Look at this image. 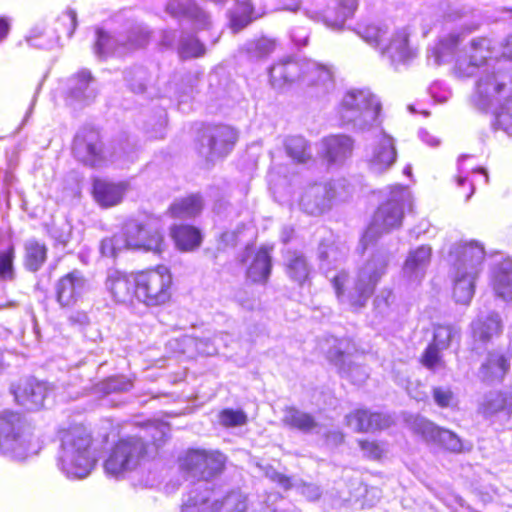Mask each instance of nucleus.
I'll list each match as a JSON object with an SVG mask.
<instances>
[{"instance_id": "obj_1", "label": "nucleus", "mask_w": 512, "mask_h": 512, "mask_svg": "<svg viewBox=\"0 0 512 512\" xmlns=\"http://www.w3.org/2000/svg\"><path fill=\"white\" fill-rule=\"evenodd\" d=\"M106 285L118 303L132 304L134 300L147 307H159L170 303L174 294L171 269L164 264L124 273L114 271Z\"/></svg>"}, {"instance_id": "obj_2", "label": "nucleus", "mask_w": 512, "mask_h": 512, "mask_svg": "<svg viewBox=\"0 0 512 512\" xmlns=\"http://www.w3.org/2000/svg\"><path fill=\"white\" fill-rule=\"evenodd\" d=\"M59 443L58 461L68 474L83 477L95 465V438L84 423H71L56 433Z\"/></svg>"}, {"instance_id": "obj_3", "label": "nucleus", "mask_w": 512, "mask_h": 512, "mask_svg": "<svg viewBox=\"0 0 512 512\" xmlns=\"http://www.w3.org/2000/svg\"><path fill=\"white\" fill-rule=\"evenodd\" d=\"M167 248L163 229L154 219L129 217L119 232L102 241V249L116 255L122 249L161 255Z\"/></svg>"}, {"instance_id": "obj_4", "label": "nucleus", "mask_w": 512, "mask_h": 512, "mask_svg": "<svg viewBox=\"0 0 512 512\" xmlns=\"http://www.w3.org/2000/svg\"><path fill=\"white\" fill-rule=\"evenodd\" d=\"M150 446L149 442L137 435L117 439L103 461L105 474L123 479L127 474L137 471L152 459Z\"/></svg>"}, {"instance_id": "obj_5", "label": "nucleus", "mask_w": 512, "mask_h": 512, "mask_svg": "<svg viewBox=\"0 0 512 512\" xmlns=\"http://www.w3.org/2000/svg\"><path fill=\"white\" fill-rule=\"evenodd\" d=\"M179 468L196 481H211L225 469L226 457L219 451L190 448L179 457Z\"/></svg>"}, {"instance_id": "obj_6", "label": "nucleus", "mask_w": 512, "mask_h": 512, "mask_svg": "<svg viewBox=\"0 0 512 512\" xmlns=\"http://www.w3.org/2000/svg\"><path fill=\"white\" fill-rule=\"evenodd\" d=\"M502 101L512 103V73L493 71L480 77L475 86V105L486 109Z\"/></svg>"}, {"instance_id": "obj_7", "label": "nucleus", "mask_w": 512, "mask_h": 512, "mask_svg": "<svg viewBox=\"0 0 512 512\" xmlns=\"http://www.w3.org/2000/svg\"><path fill=\"white\" fill-rule=\"evenodd\" d=\"M237 130L227 124H202L198 129L196 143L202 151L207 150L209 155L217 157L227 156L238 141Z\"/></svg>"}, {"instance_id": "obj_8", "label": "nucleus", "mask_w": 512, "mask_h": 512, "mask_svg": "<svg viewBox=\"0 0 512 512\" xmlns=\"http://www.w3.org/2000/svg\"><path fill=\"white\" fill-rule=\"evenodd\" d=\"M74 157L82 164L96 167L105 159L104 143L98 127L83 126L74 136L71 146Z\"/></svg>"}, {"instance_id": "obj_9", "label": "nucleus", "mask_w": 512, "mask_h": 512, "mask_svg": "<svg viewBox=\"0 0 512 512\" xmlns=\"http://www.w3.org/2000/svg\"><path fill=\"white\" fill-rule=\"evenodd\" d=\"M412 206L409 192L404 188H397L377 207L374 212V221L385 232H390L402 225L405 211H411Z\"/></svg>"}, {"instance_id": "obj_10", "label": "nucleus", "mask_w": 512, "mask_h": 512, "mask_svg": "<svg viewBox=\"0 0 512 512\" xmlns=\"http://www.w3.org/2000/svg\"><path fill=\"white\" fill-rule=\"evenodd\" d=\"M308 72V63L293 56H287L274 62L269 68V80L272 86L283 88L301 80Z\"/></svg>"}, {"instance_id": "obj_11", "label": "nucleus", "mask_w": 512, "mask_h": 512, "mask_svg": "<svg viewBox=\"0 0 512 512\" xmlns=\"http://www.w3.org/2000/svg\"><path fill=\"white\" fill-rule=\"evenodd\" d=\"M129 190L126 181H112L107 178L94 177L91 185L93 200L103 209L120 205Z\"/></svg>"}, {"instance_id": "obj_12", "label": "nucleus", "mask_w": 512, "mask_h": 512, "mask_svg": "<svg viewBox=\"0 0 512 512\" xmlns=\"http://www.w3.org/2000/svg\"><path fill=\"white\" fill-rule=\"evenodd\" d=\"M94 84L95 77L89 69L78 70L68 79L65 99L71 104L79 103L83 106L91 104L97 96Z\"/></svg>"}, {"instance_id": "obj_13", "label": "nucleus", "mask_w": 512, "mask_h": 512, "mask_svg": "<svg viewBox=\"0 0 512 512\" xmlns=\"http://www.w3.org/2000/svg\"><path fill=\"white\" fill-rule=\"evenodd\" d=\"M353 140L347 135H330L322 139L321 161L327 166L342 164L353 152Z\"/></svg>"}, {"instance_id": "obj_14", "label": "nucleus", "mask_w": 512, "mask_h": 512, "mask_svg": "<svg viewBox=\"0 0 512 512\" xmlns=\"http://www.w3.org/2000/svg\"><path fill=\"white\" fill-rule=\"evenodd\" d=\"M381 106L374 97L364 91L349 92L340 105L342 117L354 113L356 117L369 115L371 119L378 117Z\"/></svg>"}, {"instance_id": "obj_15", "label": "nucleus", "mask_w": 512, "mask_h": 512, "mask_svg": "<svg viewBox=\"0 0 512 512\" xmlns=\"http://www.w3.org/2000/svg\"><path fill=\"white\" fill-rule=\"evenodd\" d=\"M470 329L473 345L485 346L502 334L503 323L497 313H491L473 320Z\"/></svg>"}, {"instance_id": "obj_16", "label": "nucleus", "mask_w": 512, "mask_h": 512, "mask_svg": "<svg viewBox=\"0 0 512 512\" xmlns=\"http://www.w3.org/2000/svg\"><path fill=\"white\" fill-rule=\"evenodd\" d=\"M272 251L273 246L269 245H261L255 250L246 269V277L252 283L262 285L268 283L273 268Z\"/></svg>"}, {"instance_id": "obj_17", "label": "nucleus", "mask_w": 512, "mask_h": 512, "mask_svg": "<svg viewBox=\"0 0 512 512\" xmlns=\"http://www.w3.org/2000/svg\"><path fill=\"white\" fill-rule=\"evenodd\" d=\"M358 7L359 0H334L332 5L318 13V17L328 27L342 29L346 21L354 17Z\"/></svg>"}, {"instance_id": "obj_18", "label": "nucleus", "mask_w": 512, "mask_h": 512, "mask_svg": "<svg viewBox=\"0 0 512 512\" xmlns=\"http://www.w3.org/2000/svg\"><path fill=\"white\" fill-rule=\"evenodd\" d=\"M511 355L502 351L488 352L479 368L481 380L486 383L501 382L510 371Z\"/></svg>"}, {"instance_id": "obj_19", "label": "nucleus", "mask_w": 512, "mask_h": 512, "mask_svg": "<svg viewBox=\"0 0 512 512\" xmlns=\"http://www.w3.org/2000/svg\"><path fill=\"white\" fill-rule=\"evenodd\" d=\"M85 278L78 270H73L62 276L57 284V301L63 307H71L80 298L85 286Z\"/></svg>"}, {"instance_id": "obj_20", "label": "nucleus", "mask_w": 512, "mask_h": 512, "mask_svg": "<svg viewBox=\"0 0 512 512\" xmlns=\"http://www.w3.org/2000/svg\"><path fill=\"white\" fill-rule=\"evenodd\" d=\"M169 236L180 252H192L203 242L201 230L192 224L175 223L169 227Z\"/></svg>"}, {"instance_id": "obj_21", "label": "nucleus", "mask_w": 512, "mask_h": 512, "mask_svg": "<svg viewBox=\"0 0 512 512\" xmlns=\"http://www.w3.org/2000/svg\"><path fill=\"white\" fill-rule=\"evenodd\" d=\"M347 421L354 423L356 430L360 433L380 431L390 427L392 420L390 416L381 412H372L365 408H358L347 415Z\"/></svg>"}, {"instance_id": "obj_22", "label": "nucleus", "mask_w": 512, "mask_h": 512, "mask_svg": "<svg viewBox=\"0 0 512 512\" xmlns=\"http://www.w3.org/2000/svg\"><path fill=\"white\" fill-rule=\"evenodd\" d=\"M409 37L405 29L395 31L391 37L386 38L381 53L387 54L392 63H405L414 56L409 46Z\"/></svg>"}, {"instance_id": "obj_23", "label": "nucleus", "mask_w": 512, "mask_h": 512, "mask_svg": "<svg viewBox=\"0 0 512 512\" xmlns=\"http://www.w3.org/2000/svg\"><path fill=\"white\" fill-rule=\"evenodd\" d=\"M490 286L496 297L512 300V260L503 259L497 263L490 275Z\"/></svg>"}, {"instance_id": "obj_24", "label": "nucleus", "mask_w": 512, "mask_h": 512, "mask_svg": "<svg viewBox=\"0 0 512 512\" xmlns=\"http://www.w3.org/2000/svg\"><path fill=\"white\" fill-rule=\"evenodd\" d=\"M204 208L203 198L199 193H191L175 199L167 208L166 214L175 220L193 219Z\"/></svg>"}, {"instance_id": "obj_25", "label": "nucleus", "mask_w": 512, "mask_h": 512, "mask_svg": "<svg viewBox=\"0 0 512 512\" xmlns=\"http://www.w3.org/2000/svg\"><path fill=\"white\" fill-rule=\"evenodd\" d=\"M397 153L392 138L383 137L377 143L370 160L371 169L377 173L391 167L396 161Z\"/></svg>"}, {"instance_id": "obj_26", "label": "nucleus", "mask_w": 512, "mask_h": 512, "mask_svg": "<svg viewBox=\"0 0 512 512\" xmlns=\"http://www.w3.org/2000/svg\"><path fill=\"white\" fill-rule=\"evenodd\" d=\"M476 274L461 271L457 268L453 287L452 296L457 304L468 305L475 293Z\"/></svg>"}, {"instance_id": "obj_27", "label": "nucleus", "mask_w": 512, "mask_h": 512, "mask_svg": "<svg viewBox=\"0 0 512 512\" xmlns=\"http://www.w3.org/2000/svg\"><path fill=\"white\" fill-rule=\"evenodd\" d=\"M286 154L296 163L305 164L312 159L309 141L302 135H290L284 140Z\"/></svg>"}, {"instance_id": "obj_28", "label": "nucleus", "mask_w": 512, "mask_h": 512, "mask_svg": "<svg viewBox=\"0 0 512 512\" xmlns=\"http://www.w3.org/2000/svg\"><path fill=\"white\" fill-rule=\"evenodd\" d=\"M257 18L250 1H238L230 12V28L238 33Z\"/></svg>"}, {"instance_id": "obj_29", "label": "nucleus", "mask_w": 512, "mask_h": 512, "mask_svg": "<svg viewBox=\"0 0 512 512\" xmlns=\"http://www.w3.org/2000/svg\"><path fill=\"white\" fill-rule=\"evenodd\" d=\"M284 423L292 429L306 433L311 432L318 426L313 415L302 412L295 407L287 408L284 416Z\"/></svg>"}, {"instance_id": "obj_30", "label": "nucleus", "mask_w": 512, "mask_h": 512, "mask_svg": "<svg viewBox=\"0 0 512 512\" xmlns=\"http://www.w3.org/2000/svg\"><path fill=\"white\" fill-rule=\"evenodd\" d=\"M511 407L507 393L498 391L493 396L485 398L478 407V413L484 418L492 417Z\"/></svg>"}, {"instance_id": "obj_31", "label": "nucleus", "mask_w": 512, "mask_h": 512, "mask_svg": "<svg viewBox=\"0 0 512 512\" xmlns=\"http://www.w3.org/2000/svg\"><path fill=\"white\" fill-rule=\"evenodd\" d=\"M285 269L289 278L299 285H303L309 279L308 263L301 253H294L286 263Z\"/></svg>"}, {"instance_id": "obj_32", "label": "nucleus", "mask_w": 512, "mask_h": 512, "mask_svg": "<svg viewBox=\"0 0 512 512\" xmlns=\"http://www.w3.org/2000/svg\"><path fill=\"white\" fill-rule=\"evenodd\" d=\"M486 251L482 244L476 241H469L460 246L457 257L460 266L465 264H481L485 259Z\"/></svg>"}, {"instance_id": "obj_33", "label": "nucleus", "mask_w": 512, "mask_h": 512, "mask_svg": "<svg viewBox=\"0 0 512 512\" xmlns=\"http://www.w3.org/2000/svg\"><path fill=\"white\" fill-rule=\"evenodd\" d=\"M493 51L492 41L481 36L470 42V63L474 66H481L486 63Z\"/></svg>"}, {"instance_id": "obj_34", "label": "nucleus", "mask_w": 512, "mask_h": 512, "mask_svg": "<svg viewBox=\"0 0 512 512\" xmlns=\"http://www.w3.org/2000/svg\"><path fill=\"white\" fill-rule=\"evenodd\" d=\"M165 10L177 19L197 18L200 14L199 7L192 0H168Z\"/></svg>"}, {"instance_id": "obj_35", "label": "nucleus", "mask_w": 512, "mask_h": 512, "mask_svg": "<svg viewBox=\"0 0 512 512\" xmlns=\"http://www.w3.org/2000/svg\"><path fill=\"white\" fill-rule=\"evenodd\" d=\"M432 249L429 245H421L408 253L403 268L408 272H415L429 264Z\"/></svg>"}, {"instance_id": "obj_36", "label": "nucleus", "mask_w": 512, "mask_h": 512, "mask_svg": "<svg viewBox=\"0 0 512 512\" xmlns=\"http://www.w3.org/2000/svg\"><path fill=\"white\" fill-rule=\"evenodd\" d=\"M276 47L275 39L261 36L250 43L247 51L252 58L264 59L270 56L276 50Z\"/></svg>"}, {"instance_id": "obj_37", "label": "nucleus", "mask_w": 512, "mask_h": 512, "mask_svg": "<svg viewBox=\"0 0 512 512\" xmlns=\"http://www.w3.org/2000/svg\"><path fill=\"white\" fill-rule=\"evenodd\" d=\"M442 350L443 349L429 343L419 358L420 364L430 371L444 367L445 361L441 354Z\"/></svg>"}, {"instance_id": "obj_38", "label": "nucleus", "mask_w": 512, "mask_h": 512, "mask_svg": "<svg viewBox=\"0 0 512 512\" xmlns=\"http://www.w3.org/2000/svg\"><path fill=\"white\" fill-rule=\"evenodd\" d=\"M206 53L205 45L196 37H189L181 41L178 47L179 56L186 60L200 58Z\"/></svg>"}, {"instance_id": "obj_39", "label": "nucleus", "mask_w": 512, "mask_h": 512, "mask_svg": "<svg viewBox=\"0 0 512 512\" xmlns=\"http://www.w3.org/2000/svg\"><path fill=\"white\" fill-rule=\"evenodd\" d=\"M455 333L454 327L450 324H436L433 327V336L430 343L445 350L451 345Z\"/></svg>"}, {"instance_id": "obj_40", "label": "nucleus", "mask_w": 512, "mask_h": 512, "mask_svg": "<svg viewBox=\"0 0 512 512\" xmlns=\"http://www.w3.org/2000/svg\"><path fill=\"white\" fill-rule=\"evenodd\" d=\"M357 444L365 458L372 461H381L385 455V448L383 444L373 439H359Z\"/></svg>"}, {"instance_id": "obj_41", "label": "nucleus", "mask_w": 512, "mask_h": 512, "mask_svg": "<svg viewBox=\"0 0 512 512\" xmlns=\"http://www.w3.org/2000/svg\"><path fill=\"white\" fill-rule=\"evenodd\" d=\"M360 34L367 43L374 45L381 50L388 32L386 29H383L378 25L368 24L361 29Z\"/></svg>"}, {"instance_id": "obj_42", "label": "nucleus", "mask_w": 512, "mask_h": 512, "mask_svg": "<svg viewBox=\"0 0 512 512\" xmlns=\"http://www.w3.org/2000/svg\"><path fill=\"white\" fill-rule=\"evenodd\" d=\"M248 421L244 411L231 408L222 409L219 412V422L223 427L230 428L245 425Z\"/></svg>"}, {"instance_id": "obj_43", "label": "nucleus", "mask_w": 512, "mask_h": 512, "mask_svg": "<svg viewBox=\"0 0 512 512\" xmlns=\"http://www.w3.org/2000/svg\"><path fill=\"white\" fill-rule=\"evenodd\" d=\"M380 276L381 274L375 277L374 282L372 284H367L361 278L357 279L354 286L356 295L352 298V304L354 306L362 307L365 305L368 298L373 294L375 283Z\"/></svg>"}, {"instance_id": "obj_44", "label": "nucleus", "mask_w": 512, "mask_h": 512, "mask_svg": "<svg viewBox=\"0 0 512 512\" xmlns=\"http://www.w3.org/2000/svg\"><path fill=\"white\" fill-rule=\"evenodd\" d=\"M494 125L496 128L508 131L512 128V103L502 101L494 113Z\"/></svg>"}, {"instance_id": "obj_45", "label": "nucleus", "mask_w": 512, "mask_h": 512, "mask_svg": "<svg viewBox=\"0 0 512 512\" xmlns=\"http://www.w3.org/2000/svg\"><path fill=\"white\" fill-rule=\"evenodd\" d=\"M432 396L435 404L442 409L456 405V396L451 388L435 386L432 388Z\"/></svg>"}, {"instance_id": "obj_46", "label": "nucleus", "mask_w": 512, "mask_h": 512, "mask_svg": "<svg viewBox=\"0 0 512 512\" xmlns=\"http://www.w3.org/2000/svg\"><path fill=\"white\" fill-rule=\"evenodd\" d=\"M460 43V37L458 35H448L447 37L440 39L434 49V54L437 58L443 55L453 54Z\"/></svg>"}, {"instance_id": "obj_47", "label": "nucleus", "mask_w": 512, "mask_h": 512, "mask_svg": "<svg viewBox=\"0 0 512 512\" xmlns=\"http://www.w3.org/2000/svg\"><path fill=\"white\" fill-rule=\"evenodd\" d=\"M14 249L7 248L0 252V278L10 279L13 276Z\"/></svg>"}, {"instance_id": "obj_48", "label": "nucleus", "mask_w": 512, "mask_h": 512, "mask_svg": "<svg viewBox=\"0 0 512 512\" xmlns=\"http://www.w3.org/2000/svg\"><path fill=\"white\" fill-rule=\"evenodd\" d=\"M454 193L459 199L467 201L474 193V186L466 177L456 176L454 180Z\"/></svg>"}, {"instance_id": "obj_49", "label": "nucleus", "mask_w": 512, "mask_h": 512, "mask_svg": "<svg viewBox=\"0 0 512 512\" xmlns=\"http://www.w3.org/2000/svg\"><path fill=\"white\" fill-rule=\"evenodd\" d=\"M150 39V33L148 31L137 30L131 32L128 36L125 45L130 49H137L145 47Z\"/></svg>"}, {"instance_id": "obj_50", "label": "nucleus", "mask_w": 512, "mask_h": 512, "mask_svg": "<svg viewBox=\"0 0 512 512\" xmlns=\"http://www.w3.org/2000/svg\"><path fill=\"white\" fill-rule=\"evenodd\" d=\"M182 512H214L206 498L200 500L189 499L182 506Z\"/></svg>"}, {"instance_id": "obj_51", "label": "nucleus", "mask_w": 512, "mask_h": 512, "mask_svg": "<svg viewBox=\"0 0 512 512\" xmlns=\"http://www.w3.org/2000/svg\"><path fill=\"white\" fill-rule=\"evenodd\" d=\"M52 392V386L46 382L34 383V403L42 404Z\"/></svg>"}, {"instance_id": "obj_52", "label": "nucleus", "mask_w": 512, "mask_h": 512, "mask_svg": "<svg viewBox=\"0 0 512 512\" xmlns=\"http://www.w3.org/2000/svg\"><path fill=\"white\" fill-rule=\"evenodd\" d=\"M110 40L111 36L108 32L104 30L97 31V40L95 46L98 54L103 55L105 53Z\"/></svg>"}, {"instance_id": "obj_53", "label": "nucleus", "mask_w": 512, "mask_h": 512, "mask_svg": "<svg viewBox=\"0 0 512 512\" xmlns=\"http://www.w3.org/2000/svg\"><path fill=\"white\" fill-rule=\"evenodd\" d=\"M47 257V250L45 246L34 244V270L38 265H41L45 262Z\"/></svg>"}, {"instance_id": "obj_54", "label": "nucleus", "mask_w": 512, "mask_h": 512, "mask_svg": "<svg viewBox=\"0 0 512 512\" xmlns=\"http://www.w3.org/2000/svg\"><path fill=\"white\" fill-rule=\"evenodd\" d=\"M326 441L333 445H341L345 442V434L340 430L329 431L325 434Z\"/></svg>"}, {"instance_id": "obj_55", "label": "nucleus", "mask_w": 512, "mask_h": 512, "mask_svg": "<svg viewBox=\"0 0 512 512\" xmlns=\"http://www.w3.org/2000/svg\"><path fill=\"white\" fill-rule=\"evenodd\" d=\"M501 56L512 61V33L509 34L501 43Z\"/></svg>"}, {"instance_id": "obj_56", "label": "nucleus", "mask_w": 512, "mask_h": 512, "mask_svg": "<svg viewBox=\"0 0 512 512\" xmlns=\"http://www.w3.org/2000/svg\"><path fill=\"white\" fill-rule=\"evenodd\" d=\"M345 282H346L345 275H336L332 279V284H333V287L335 289L336 295L338 297L344 295V292H345Z\"/></svg>"}, {"instance_id": "obj_57", "label": "nucleus", "mask_w": 512, "mask_h": 512, "mask_svg": "<svg viewBox=\"0 0 512 512\" xmlns=\"http://www.w3.org/2000/svg\"><path fill=\"white\" fill-rule=\"evenodd\" d=\"M427 425H428L429 431L432 434H436L437 436H442V434H447L449 437L455 436V434L453 432L443 429V428H440L432 422H427Z\"/></svg>"}, {"instance_id": "obj_58", "label": "nucleus", "mask_w": 512, "mask_h": 512, "mask_svg": "<svg viewBox=\"0 0 512 512\" xmlns=\"http://www.w3.org/2000/svg\"><path fill=\"white\" fill-rule=\"evenodd\" d=\"M345 353L340 349H333L328 352V359L333 363H342Z\"/></svg>"}, {"instance_id": "obj_59", "label": "nucleus", "mask_w": 512, "mask_h": 512, "mask_svg": "<svg viewBox=\"0 0 512 512\" xmlns=\"http://www.w3.org/2000/svg\"><path fill=\"white\" fill-rule=\"evenodd\" d=\"M283 9L288 11H297L300 8L301 0H280Z\"/></svg>"}, {"instance_id": "obj_60", "label": "nucleus", "mask_w": 512, "mask_h": 512, "mask_svg": "<svg viewBox=\"0 0 512 512\" xmlns=\"http://www.w3.org/2000/svg\"><path fill=\"white\" fill-rule=\"evenodd\" d=\"M10 29V24L8 20L4 17H0V41L4 39Z\"/></svg>"}, {"instance_id": "obj_61", "label": "nucleus", "mask_w": 512, "mask_h": 512, "mask_svg": "<svg viewBox=\"0 0 512 512\" xmlns=\"http://www.w3.org/2000/svg\"><path fill=\"white\" fill-rule=\"evenodd\" d=\"M277 482L280 483L281 485L285 486V487H290L291 486V479H290V477H288L286 475H283V474H278L277 475Z\"/></svg>"}, {"instance_id": "obj_62", "label": "nucleus", "mask_w": 512, "mask_h": 512, "mask_svg": "<svg viewBox=\"0 0 512 512\" xmlns=\"http://www.w3.org/2000/svg\"><path fill=\"white\" fill-rule=\"evenodd\" d=\"M315 73H317L319 75L323 74L324 75V81H330L331 78H332L330 72L325 70V69H316Z\"/></svg>"}, {"instance_id": "obj_63", "label": "nucleus", "mask_w": 512, "mask_h": 512, "mask_svg": "<svg viewBox=\"0 0 512 512\" xmlns=\"http://www.w3.org/2000/svg\"><path fill=\"white\" fill-rule=\"evenodd\" d=\"M68 16L70 17L71 21H72V22H73V24L75 25V23H76V13H75V11L70 10V11L68 12Z\"/></svg>"}, {"instance_id": "obj_64", "label": "nucleus", "mask_w": 512, "mask_h": 512, "mask_svg": "<svg viewBox=\"0 0 512 512\" xmlns=\"http://www.w3.org/2000/svg\"><path fill=\"white\" fill-rule=\"evenodd\" d=\"M508 11L512 14V8H509Z\"/></svg>"}]
</instances>
